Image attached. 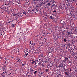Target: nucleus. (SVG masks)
<instances>
[{"instance_id":"nucleus-1","label":"nucleus","mask_w":77,"mask_h":77,"mask_svg":"<svg viewBox=\"0 0 77 77\" xmlns=\"http://www.w3.org/2000/svg\"><path fill=\"white\" fill-rule=\"evenodd\" d=\"M71 32H72V34H75L77 32V29L72 28L71 29Z\"/></svg>"},{"instance_id":"nucleus-2","label":"nucleus","mask_w":77,"mask_h":77,"mask_svg":"<svg viewBox=\"0 0 77 77\" xmlns=\"http://www.w3.org/2000/svg\"><path fill=\"white\" fill-rule=\"evenodd\" d=\"M4 8L5 9V12H8V14H9V12H10L11 8L8 7H7V8H6L5 6V7Z\"/></svg>"},{"instance_id":"nucleus-3","label":"nucleus","mask_w":77,"mask_h":77,"mask_svg":"<svg viewBox=\"0 0 77 77\" xmlns=\"http://www.w3.org/2000/svg\"><path fill=\"white\" fill-rule=\"evenodd\" d=\"M24 52L25 53V56H27V55H28V54H29V51L27 50H25Z\"/></svg>"},{"instance_id":"nucleus-4","label":"nucleus","mask_w":77,"mask_h":77,"mask_svg":"<svg viewBox=\"0 0 77 77\" xmlns=\"http://www.w3.org/2000/svg\"><path fill=\"white\" fill-rule=\"evenodd\" d=\"M60 23H61V24H62L63 26H65V25H66L65 24V22H64L62 20L60 21Z\"/></svg>"},{"instance_id":"nucleus-5","label":"nucleus","mask_w":77,"mask_h":77,"mask_svg":"<svg viewBox=\"0 0 77 77\" xmlns=\"http://www.w3.org/2000/svg\"><path fill=\"white\" fill-rule=\"evenodd\" d=\"M70 5H71V2H67L66 4V5L67 6H70Z\"/></svg>"},{"instance_id":"nucleus-6","label":"nucleus","mask_w":77,"mask_h":77,"mask_svg":"<svg viewBox=\"0 0 77 77\" xmlns=\"http://www.w3.org/2000/svg\"><path fill=\"white\" fill-rule=\"evenodd\" d=\"M17 16L20 18H22L23 17V15L21 13H17Z\"/></svg>"},{"instance_id":"nucleus-7","label":"nucleus","mask_w":77,"mask_h":77,"mask_svg":"<svg viewBox=\"0 0 77 77\" xmlns=\"http://www.w3.org/2000/svg\"><path fill=\"white\" fill-rule=\"evenodd\" d=\"M9 3L8 4H7V5H11V4H12V3H13V2H12V1H11L10 0L9 1Z\"/></svg>"},{"instance_id":"nucleus-8","label":"nucleus","mask_w":77,"mask_h":77,"mask_svg":"<svg viewBox=\"0 0 77 77\" xmlns=\"http://www.w3.org/2000/svg\"><path fill=\"white\" fill-rule=\"evenodd\" d=\"M3 69H4V70H7V68H6V66L4 65V66L3 67Z\"/></svg>"},{"instance_id":"nucleus-9","label":"nucleus","mask_w":77,"mask_h":77,"mask_svg":"<svg viewBox=\"0 0 77 77\" xmlns=\"http://www.w3.org/2000/svg\"><path fill=\"white\" fill-rule=\"evenodd\" d=\"M67 33L68 35H70V36H71V34H72V32H67Z\"/></svg>"},{"instance_id":"nucleus-10","label":"nucleus","mask_w":77,"mask_h":77,"mask_svg":"<svg viewBox=\"0 0 77 77\" xmlns=\"http://www.w3.org/2000/svg\"><path fill=\"white\" fill-rule=\"evenodd\" d=\"M4 72H3V74H5L6 75H7V72L6 71V70H3Z\"/></svg>"},{"instance_id":"nucleus-11","label":"nucleus","mask_w":77,"mask_h":77,"mask_svg":"<svg viewBox=\"0 0 77 77\" xmlns=\"http://www.w3.org/2000/svg\"><path fill=\"white\" fill-rule=\"evenodd\" d=\"M2 77H5V75L4 73H2L1 74Z\"/></svg>"},{"instance_id":"nucleus-12","label":"nucleus","mask_w":77,"mask_h":77,"mask_svg":"<svg viewBox=\"0 0 77 77\" xmlns=\"http://www.w3.org/2000/svg\"><path fill=\"white\" fill-rule=\"evenodd\" d=\"M49 66H50L51 67H52V66H54V65H53V63H51L49 65Z\"/></svg>"},{"instance_id":"nucleus-13","label":"nucleus","mask_w":77,"mask_h":77,"mask_svg":"<svg viewBox=\"0 0 77 77\" xmlns=\"http://www.w3.org/2000/svg\"><path fill=\"white\" fill-rule=\"evenodd\" d=\"M32 3H33L34 4H36V0H33Z\"/></svg>"},{"instance_id":"nucleus-14","label":"nucleus","mask_w":77,"mask_h":77,"mask_svg":"<svg viewBox=\"0 0 77 77\" xmlns=\"http://www.w3.org/2000/svg\"><path fill=\"white\" fill-rule=\"evenodd\" d=\"M59 66L60 67H63V64L61 63L60 65Z\"/></svg>"},{"instance_id":"nucleus-15","label":"nucleus","mask_w":77,"mask_h":77,"mask_svg":"<svg viewBox=\"0 0 77 77\" xmlns=\"http://www.w3.org/2000/svg\"><path fill=\"white\" fill-rule=\"evenodd\" d=\"M31 61H32V62H31L32 64H33L35 62V61L33 60H32Z\"/></svg>"},{"instance_id":"nucleus-16","label":"nucleus","mask_w":77,"mask_h":77,"mask_svg":"<svg viewBox=\"0 0 77 77\" xmlns=\"http://www.w3.org/2000/svg\"><path fill=\"white\" fill-rule=\"evenodd\" d=\"M67 39L66 38H64V42H66V41H67Z\"/></svg>"},{"instance_id":"nucleus-17","label":"nucleus","mask_w":77,"mask_h":77,"mask_svg":"<svg viewBox=\"0 0 77 77\" xmlns=\"http://www.w3.org/2000/svg\"><path fill=\"white\" fill-rule=\"evenodd\" d=\"M54 0H51V1L49 2L50 3H54Z\"/></svg>"},{"instance_id":"nucleus-18","label":"nucleus","mask_w":77,"mask_h":77,"mask_svg":"<svg viewBox=\"0 0 77 77\" xmlns=\"http://www.w3.org/2000/svg\"><path fill=\"white\" fill-rule=\"evenodd\" d=\"M29 11L30 12H33L34 10H30Z\"/></svg>"},{"instance_id":"nucleus-19","label":"nucleus","mask_w":77,"mask_h":77,"mask_svg":"<svg viewBox=\"0 0 77 77\" xmlns=\"http://www.w3.org/2000/svg\"><path fill=\"white\" fill-rule=\"evenodd\" d=\"M30 72H33L34 71V70H33V69H30Z\"/></svg>"},{"instance_id":"nucleus-20","label":"nucleus","mask_w":77,"mask_h":77,"mask_svg":"<svg viewBox=\"0 0 77 77\" xmlns=\"http://www.w3.org/2000/svg\"><path fill=\"white\" fill-rule=\"evenodd\" d=\"M37 72H38V71H35L34 72V74H36V73H37Z\"/></svg>"},{"instance_id":"nucleus-21","label":"nucleus","mask_w":77,"mask_h":77,"mask_svg":"<svg viewBox=\"0 0 77 77\" xmlns=\"http://www.w3.org/2000/svg\"><path fill=\"white\" fill-rule=\"evenodd\" d=\"M47 5H48V6H50V3H48L47 4Z\"/></svg>"},{"instance_id":"nucleus-22","label":"nucleus","mask_w":77,"mask_h":77,"mask_svg":"<svg viewBox=\"0 0 77 77\" xmlns=\"http://www.w3.org/2000/svg\"><path fill=\"white\" fill-rule=\"evenodd\" d=\"M48 2V0H45V2H44V3H46V2L47 3V2Z\"/></svg>"},{"instance_id":"nucleus-23","label":"nucleus","mask_w":77,"mask_h":77,"mask_svg":"<svg viewBox=\"0 0 77 77\" xmlns=\"http://www.w3.org/2000/svg\"><path fill=\"white\" fill-rule=\"evenodd\" d=\"M23 14H25V15H27V12L25 11H24L23 12Z\"/></svg>"},{"instance_id":"nucleus-24","label":"nucleus","mask_w":77,"mask_h":77,"mask_svg":"<svg viewBox=\"0 0 77 77\" xmlns=\"http://www.w3.org/2000/svg\"><path fill=\"white\" fill-rule=\"evenodd\" d=\"M45 71L46 72H48L49 71V69H46Z\"/></svg>"},{"instance_id":"nucleus-25","label":"nucleus","mask_w":77,"mask_h":77,"mask_svg":"<svg viewBox=\"0 0 77 77\" xmlns=\"http://www.w3.org/2000/svg\"><path fill=\"white\" fill-rule=\"evenodd\" d=\"M13 16H16V17H17V14H13Z\"/></svg>"},{"instance_id":"nucleus-26","label":"nucleus","mask_w":77,"mask_h":77,"mask_svg":"<svg viewBox=\"0 0 77 77\" xmlns=\"http://www.w3.org/2000/svg\"><path fill=\"white\" fill-rule=\"evenodd\" d=\"M65 75H68V74L67 73V72H65Z\"/></svg>"},{"instance_id":"nucleus-27","label":"nucleus","mask_w":77,"mask_h":77,"mask_svg":"<svg viewBox=\"0 0 77 77\" xmlns=\"http://www.w3.org/2000/svg\"><path fill=\"white\" fill-rule=\"evenodd\" d=\"M50 18L51 19H53V16H50Z\"/></svg>"},{"instance_id":"nucleus-28","label":"nucleus","mask_w":77,"mask_h":77,"mask_svg":"<svg viewBox=\"0 0 77 77\" xmlns=\"http://www.w3.org/2000/svg\"><path fill=\"white\" fill-rule=\"evenodd\" d=\"M41 65L42 66H44V64H41Z\"/></svg>"},{"instance_id":"nucleus-29","label":"nucleus","mask_w":77,"mask_h":77,"mask_svg":"<svg viewBox=\"0 0 77 77\" xmlns=\"http://www.w3.org/2000/svg\"><path fill=\"white\" fill-rule=\"evenodd\" d=\"M17 60H18L19 62H20L21 60L19 59H17Z\"/></svg>"},{"instance_id":"nucleus-30","label":"nucleus","mask_w":77,"mask_h":77,"mask_svg":"<svg viewBox=\"0 0 77 77\" xmlns=\"http://www.w3.org/2000/svg\"><path fill=\"white\" fill-rule=\"evenodd\" d=\"M35 62H38V60H35Z\"/></svg>"},{"instance_id":"nucleus-31","label":"nucleus","mask_w":77,"mask_h":77,"mask_svg":"<svg viewBox=\"0 0 77 77\" xmlns=\"http://www.w3.org/2000/svg\"><path fill=\"white\" fill-rule=\"evenodd\" d=\"M5 5L6 6H7V5H8V4H4L2 6H5Z\"/></svg>"},{"instance_id":"nucleus-32","label":"nucleus","mask_w":77,"mask_h":77,"mask_svg":"<svg viewBox=\"0 0 77 77\" xmlns=\"http://www.w3.org/2000/svg\"><path fill=\"white\" fill-rule=\"evenodd\" d=\"M63 69L64 70H65V71H66V69H65V68H63Z\"/></svg>"},{"instance_id":"nucleus-33","label":"nucleus","mask_w":77,"mask_h":77,"mask_svg":"<svg viewBox=\"0 0 77 77\" xmlns=\"http://www.w3.org/2000/svg\"><path fill=\"white\" fill-rule=\"evenodd\" d=\"M12 27H14V26H15V25L14 24H12Z\"/></svg>"},{"instance_id":"nucleus-34","label":"nucleus","mask_w":77,"mask_h":77,"mask_svg":"<svg viewBox=\"0 0 77 77\" xmlns=\"http://www.w3.org/2000/svg\"><path fill=\"white\" fill-rule=\"evenodd\" d=\"M23 57L24 58H25V59H27V57H26V56H24Z\"/></svg>"},{"instance_id":"nucleus-35","label":"nucleus","mask_w":77,"mask_h":77,"mask_svg":"<svg viewBox=\"0 0 77 77\" xmlns=\"http://www.w3.org/2000/svg\"><path fill=\"white\" fill-rule=\"evenodd\" d=\"M22 65L23 66H25V64H22Z\"/></svg>"},{"instance_id":"nucleus-36","label":"nucleus","mask_w":77,"mask_h":77,"mask_svg":"<svg viewBox=\"0 0 77 77\" xmlns=\"http://www.w3.org/2000/svg\"><path fill=\"white\" fill-rule=\"evenodd\" d=\"M65 60H68V58H67V57H66V58H65Z\"/></svg>"},{"instance_id":"nucleus-37","label":"nucleus","mask_w":77,"mask_h":77,"mask_svg":"<svg viewBox=\"0 0 77 77\" xmlns=\"http://www.w3.org/2000/svg\"><path fill=\"white\" fill-rule=\"evenodd\" d=\"M53 12H55V13H56V11L54 10V11H53Z\"/></svg>"},{"instance_id":"nucleus-38","label":"nucleus","mask_w":77,"mask_h":77,"mask_svg":"<svg viewBox=\"0 0 77 77\" xmlns=\"http://www.w3.org/2000/svg\"><path fill=\"white\" fill-rule=\"evenodd\" d=\"M39 60L40 62H41V61H42V60H41V59H39Z\"/></svg>"},{"instance_id":"nucleus-39","label":"nucleus","mask_w":77,"mask_h":77,"mask_svg":"<svg viewBox=\"0 0 77 77\" xmlns=\"http://www.w3.org/2000/svg\"><path fill=\"white\" fill-rule=\"evenodd\" d=\"M67 45H70V44L69 43H67Z\"/></svg>"},{"instance_id":"nucleus-40","label":"nucleus","mask_w":77,"mask_h":77,"mask_svg":"<svg viewBox=\"0 0 77 77\" xmlns=\"http://www.w3.org/2000/svg\"><path fill=\"white\" fill-rule=\"evenodd\" d=\"M43 54H41V55L40 56H41V57H43Z\"/></svg>"},{"instance_id":"nucleus-41","label":"nucleus","mask_w":77,"mask_h":77,"mask_svg":"<svg viewBox=\"0 0 77 77\" xmlns=\"http://www.w3.org/2000/svg\"><path fill=\"white\" fill-rule=\"evenodd\" d=\"M15 18H16V20H18V18L17 17L16 18V17H15Z\"/></svg>"},{"instance_id":"nucleus-42","label":"nucleus","mask_w":77,"mask_h":77,"mask_svg":"<svg viewBox=\"0 0 77 77\" xmlns=\"http://www.w3.org/2000/svg\"><path fill=\"white\" fill-rule=\"evenodd\" d=\"M26 30L27 31V30H29V29L27 28H26Z\"/></svg>"},{"instance_id":"nucleus-43","label":"nucleus","mask_w":77,"mask_h":77,"mask_svg":"<svg viewBox=\"0 0 77 77\" xmlns=\"http://www.w3.org/2000/svg\"><path fill=\"white\" fill-rule=\"evenodd\" d=\"M21 36H23V33L21 32Z\"/></svg>"},{"instance_id":"nucleus-44","label":"nucleus","mask_w":77,"mask_h":77,"mask_svg":"<svg viewBox=\"0 0 77 77\" xmlns=\"http://www.w3.org/2000/svg\"><path fill=\"white\" fill-rule=\"evenodd\" d=\"M55 6V5H53L52 6V7H53V6Z\"/></svg>"},{"instance_id":"nucleus-45","label":"nucleus","mask_w":77,"mask_h":77,"mask_svg":"<svg viewBox=\"0 0 77 77\" xmlns=\"http://www.w3.org/2000/svg\"><path fill=\"white\" fill-rule=\"evenodd\" d=\"M57 77H59V75H58L57 76Z\"/></svg>"},{"instance_id":"nucleus-46","label":"nucleus","mask_w":77,"mask_h":77,"mask_svg":"<svg viewBox=\"0 0 77 77\" xmlns=\"http://www.w3.org/2000/svg\"><path fill=\"white\" fill-rule=\"evenodd\" d=\"M69 71H72V70L71 69H70L69 70Z\"/></svg>"},{"instance_id":"nucleus-47","label":"nucleus","mask_w":77,"mask_h":77,"mask_svg":"<svg viewBox=\"0 0 77 77\" xmlns=\"http://www.w3.org/2000/svg\"><path fill=\"white\" fill-rule=\"evenodd\" d=\"M75 57V58H77V56H74Z\"/></svg>"},{"instance_id":"nucleus-48","label":"nucleus","mask_w":77,"mask_h":77,"mask_svg":"<svg viewBox=\"0 0 77 77\" xmlns=\"http://www.w3.org/2000/svg\"><path fill=\"white\" fill-rule=\"evenodd\" d=\"M36 11L37 12H38V11L37 10H36Z\"/></svg>"},{"instance_id":"nucleus-49","label":"nucleus","mask_w":77,"mask_h":77,"mask_svg":"<svg viewBox=\"0 0 77 77\" xmlns=\"http://www.w3.org/2000/svg\"><path fill=\"white\" fill-rule=\"evenodd\" d=\"M58 75H61V74H58Z\"/></svg>"},{"instance_id":"nucleus-50","label":"nucleus","mask_w":77,"mask_h":77,"mask_svg":"<svg viewBox=\"0 0 77 77\" xmlns=\"http://www.w3.org/2000/svg\"><path fill=\"white\" fill-rule=\"evenodd\" d=\"M66 1H69L68 0H66Z\"/></svg>"},{"instance_id":"nucleus-51","label":"nucleus","mask_w":77,"mask_h":77,"mask_svg":"<svg viewBox=\"0 0 77 77\" xmlns=\"http://www.w3.org/2000/svg\"><path fill=\"white\" fill-rule=\"evenodd\" d=\"M73 2H75V1L74 0H73Z\"/></svg>"},{"instance_id":"nucleus-52","label":"nucleus","mask_w":77,"mask_h":77,"mask_svg":"<svg viewBox=\"0 0 77 77\" xmlns=\"http://www.w3.org/2000/svg\"><path fill=\"white\" fill-rule=\"evenodd\" d=\"M12 57V59L14 58V57Z\"/></svg>"},{"instance_id":"nucleus-53","label":"nucleus","mask_w":77,"mask_h":77,"mask_svg":"<svg viewBox=\"0 0 77 77\" xmlns=\"http://www.w3.org/2000/svg\"><path fill=\"white\" fill-rule=\"evenodd\" d=\"M2 35V34H1V35Z\"/></svg>"},{"instance_id":"nucleus-54","label":"nucleus","mask_w":77,"mask_h":77,"mask_svg":"<svg viewBox=\"0 0 77 77\" xmlns=\"http://www.w3.org/2000/svg\"><path fill=\"white\" fill-rule=\"evenodd\" d=\"M10 23V21L8 22V23Z\"/></svg>"},{"instance_id":"nucleus-55","label":"nucleus","mask_w":77,"mask_h":77,"mask_svg":"<svg viewBox=\"0 0 77 77\" xmlns=\"http://www.w3.org/2000/svg\"><path fill=\"white\" fill-rule=\"evenodd\" d=\"M35 65H36V63H35Z\"/></svg>"},{"instance_id":"nucleus-56","label":"nucleus","mask_w":77,"mask_h":77,"mask_svg":"<svg viewBox=\"0 0 77 77\" xmlns=\"http://www.w3.org/2000/svg\"><path fill=\"white\" fill-rule=\"evenodd\" d=\"M5 63H6V61H5Z\"/></svg>"},{"instance_id":"nucleus-57","label":"nucleus","mask_w":77,"mask_h":77,"mask_svg":"<svg viewBox=\"0 0 77 77\" xmlns=\"http://www.w3.org/2000/svg\"><path fill=\"white\" fill-rule=\"evenodd\" d=\"M15 72H16V70H15Z\"/></svg>"},{"instance_id":"nucleus-58","label":"nucleus","mask_w":77,"mask_h":77,"mask_svg":"<svg viewBox=\"0 0 77 77\" xmlns=\"http://www.w3.org/2000/svg\"><path fill=\"white\" fill-rule=\"evenodd\" d=\"M5 60H6V58H5Z\"/></svg>"},{"instance_id":"nucleus-59","label":"nucleus","mask_w":77,"mask_h":77,"mask_svg":"<svg viewBox=\"0 0 77 77\" xmlns=\"http://www.w3.org/2000/svg\"><path fill=\"white\" fill-rule=\"evenodd\" d=\"M45 41H46V39L45 38Z\"/></svg>"},{"instance_id":"nucleus-60","label":"nucleus","mask_w":77,"mask_h":77,"mask_svg":"<svg viewBox=\"0 0 77 77\" xmlns=\"http://www.w3.org/2000/svg\"><path fill=\"white\" fill-rule=\"evenodd\" d=\"M30 42L31 43V42H31V41H30Z\"/></svg>"},{"instance_id":"nucleus-61","label":"nucleus","mask_w":77,"mask_h":77,"mask_svg":"<svg viewBox=\"0 0 77 77\" xmlns=\"http://www.w3.org/2000/svg\"><path fill=\"white\" fill-rule=\"evenodd\" d=\"M43 73H44V72H42V74H43Z\"/></svg>"},{"instance_id":"nucleus-62","label":"nucleus","mask_w":77,"mask_h":77,"mask_svg":"<svg viewBox=\"0 0 77 77\" xmlns=\"http://www.w3.org/2000/svg\"><path fill=\"white\" fill-rule=\"evenodd\" d=\"M41 74H42V73H41Z\"/></svg>"},{"instance_id":"nucleus-63","label":"nucleus","mask_w":77,"mask_h":77,"mask_svg":"<svg viewBox=\"0 0 77 77\" xmlns=\"http://www.w3.org/2000/svg\"><path fill=\"white\" fill-rule=\"evenodd\" d=\"M76 77H77V75L76 76Z\"/></svg>"},{"instance_id":"nucleus-64","label":"nucleus","mask_w":77,"mask_h":77,"mask_svg":"<svg viewBox=\"0 0 77 77\" xmlns=\"http://www.w3.org/2000/svg\"><path fill=\"white\" fill-rule=\"evenodd\" d=\"M42 0V1H43L44 0Z\"/></svg>"}]
</instances>
